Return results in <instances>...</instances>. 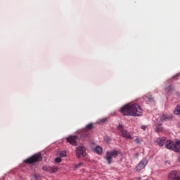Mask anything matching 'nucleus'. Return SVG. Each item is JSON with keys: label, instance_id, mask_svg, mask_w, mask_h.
I'll return each mask as SVG.
<instances>
[{"label": "nucleus", "instance_id": "nucleus-1", "mask_svg": "<svg viewBox=\"0 0 180 180\" xmlns=\"http://www.w3.org/2000/svg\"><path fill=\"white\" fill-rule=\"evenodd\" d=\"M120 112L123 116H141L143 109L139 104H126L120 108Z\"/></svg>", "mask_w": 180, "mask_h": 180}, {"label": "nucleus", "instance_id": "nucleus-2", "mask_svg": "<svg viewBox=\"0 0 180 180\" xmlns=\"http://www.w3.org/2000/svg\"><path fill=\"white\" fill-rule=\"evenodd\" d=\"M171 119H172V115L165 114L160 115V117L156 119V123L158 125L156 126L155 131L158 133L162 131V130H164V128L162 127V123H164V122H167V120H171Z\"/></svg>", "mask_w": 180, "mask_h": 180}, {"label": "nucleus", "instance_id": "nucleus-3", "mask_svg": "<svg viewBox=\"0 0 180 180\" xmlns=\"http://www.w3.org/2000/svg\"><path fill=\"white\" fill-rule=\"evenodd\" d=\"M117 155H119V151L116 150L107 151L105 153V160L107 161L108 165H110L112 164V158H116Z\"/></svg>", "mask_w": 180, "mask_h": 180}, {"label": "nucleus", "instance_id": "nucleus-4", "mask_svg": "<svg viewBox=\"0 0 180 180\" xmlns=\"http://www.w3.org/2000/svg\"><path fill=\"white\" fill-rule=\"evenodd\" d=\"M39 161H41V154L40 153L31 156L28 159L24 160V162L26 164H34V162H39Z\"/></svg>", "mask_w": 180, "mask_h": 180}, {"label": "nucleus", "instance_id": "nucleus-5", "mask_svg": "<svg viewBox=\"0 0 180 180\" xmlns=\"http://www.w3.org/2000/svg\"><path fill=\"white\" fill-rule=\"evenodd\" d=\"M117 129L118 130H121L120 134V136H122V137H124V139H128L129 140H131V139H133L131 137V135H130V133H129L127 130L123 129V125L120 124Z\"/></svg>", "mask_w": 180, "mask_h": 180}, {"label": "nucleus", "instance_id": "nucleus-6", "mask_svg": "<svg viewBox=\"0 0 180 180\" xmlns=\"http://www.w3.org/2000/svg\"><path fill=\"white\" fill-rule=\"evenodd\" d=\"M94 125H92V123L88 124L86 126V129H84L82 131V134L80 135V137L82 139H86V137H88V136H89V131L91 130V129H92Z\"/></svg>", "mask_w": 180, "mask_h": 180}, {"label": "nucleus", "instance_id": "nucleus-7", "mask_svg": "<svg viewBox=\"0 0 180 180\" xmlns=\"http://www.w3.org/2000/svg\"><path fill=\"white\" fill-rule=\"evenodd\" d=\"M168 179L180 180V172L176 170L172 171L168 175Z\"/></svg>", "mask_w": 180, "mask_h": 180}, {"label": "nucleus", "instance_id": "nucleus-8", "mask_svg": "<svg viewBox=\"0 0 180 180\" xmlns=\"http://www.w3.org/2000/svg\"><path fill=\"white\" fill-rule=\"evenodd\" d=\"M77 156L79 158L81 157H85L86 155V151L85 147L79 146L76 149Z\"/></svg>", "mask_w": 180, "mask_h": 180}, {"label": "nucleus", "instance_id": "nucleus-9", "mask_svg": "<svg viewBox=\"0 0 180 180\" xmlns=\"http://www.w3.org/2000/svg\"><path fill=\"white\" fill-rule=\"evenodd\" d=\"M147 159H143L139 164L136 166V167L135 168V170L137 172H140V171H141V169L146 168V165H147Z\"/></svg>", "mask_w": 180, "mask_h": 180}, {"label": "nucleus", "instance_id": "nucleus-10", "mask_svg": "<svg viewBox=\"0 0 180 180\" xmlns=\"http://www.w3.org/2000/svg\"><path fill=\"white\" fill-rule=\"evenodd\" d=\"M169 82H171V80H168L165 82V84H169V85H166L165 87V92L167 95H171L172 92H174V86H172Z\"/></svg>", "mask_w": 180, "mask_h": 180}, {"label": "nucleus", "instance_id": "nucleus-11", "mask_svg": "<svg viewBox=\"0 0 180 180\" xmlns=\"http://www.w3.org/2000/svg\"><path fill=\"white\" fill-rule=\"evenodd\" d=\"M77 139H78V136L75 135V136H70L66 139V141L68 143H70V144H72V146H77Z\"/></svg>", "mask_w": 180, "mask_h": 180}, {"label": "nucleus", "instance_id": "nucleus-12", "mask_svg": "<svg viewBox=\"0 0 180 180\" xmlns=\"http://www.w3.org/2000/svg\"><path fill=\"white\" fill-rule=\"evenodd\" d=\"M44 171H47L48 172H50L51 174H56L57 172V170L58 168L57 166H53V167H46L44 166L43 167Z\"/></svg>", "mask_w": 180, "mask_h": 180}, {"label": "nucleus", "instance_id": "nucleus-13", "mask_svg": "<svg viewBox=\"0 0 180 180\" xmlns=\"http://www.w3.org/2000/svg\"><path fill=\"white\" fill-rule=\"evenodd\" d=\"M165 146L168 150H172V151H174V147L175 146V142H174L171 140L166 141Z\"/></svg>", "mask_w": 180, "mask_h": 180}, {"label": "nucleus", "instance_id": "nucleus-14", "mask_svg": "<svg viewBox=\"0 0 180 180\" xmlns=\"http://www.w3.org/2000/svg\"><path fill=\"white\" fill-rule=\"evenodd\" d=\"M167 142L166 137L158 138L157 139V143L160 147H164V144Z\"/></svg>", "mask_w": 180, "mask_h": 180}, {"label": "nucleus", "instance_id": "nucleus-15", "mask_svg": "<svg viewBox=\"0 0 180 180\" xmlns=\"http://www.w3.org/2000/svg\"><path fill=\"white\" fill-rule=\"evenodd\" d=\"M173 151L175 153H179L180 152V141H177L174 142V146L173 148Z\"/></svg>", "mask_w": 180, "mask_h": 180}, {"label": "nucleus", "instance_id": "nucleus-16", "mask_svg": "<svg viewBox=\"0 0 180 180\" xmlns=\"http://www.w3.org/2000/svg\"><path fill=\"white\" fill-rule=\"evenodd\" d=\"M94 151L95 153H96V154L101 155L103 153V150H102V147L97 146H96V148H94Z\"/></svg>", "mask_w": 180, "mask_h": 180}, {"label": "nucleus", "instance_id": "nucleus-17", "mask_svg": "<svg viewBox=\"0 0 180 180\" xmlns=\"http://www.w3.org/2000/svg\"><path fill=\"white\" fill-rule=\"evenodd\" d=\"M174 115H179L180 116V105H177L176 109L174 110Z\"/></svg>", "mask_w": 180, "mask_h": 180}, {"label": "nucleus", "instance_id": "nucleus-18", "mask_svg": "<svg viewBox=\"0 0 180 180\" xmlns=\"http://www.w3.org/2000/svg\"><path fill=\"white\" fill-rule=\"evenodd\" d=\"M82 165H84V163H82V162L75 165L74 168H73L74 171H77V169H78V168H81V167H82Z\"/></svg>", "mask_w": 180, "mask_h": 180}, {"label": "nucleus", "instance_id": "nucleus-19", "mask_svg": "<svg viewBox=\"0 0 180 180\" xmlns=\"http://www.w3.org/2000/svg\"><path fill=\"white\" fill-rule=\"evenodd\" d=\"M60 157H67V152L65 150H62L60 152Z\"/></svg>", "mask_w": 180, "mask_h": 180}, {"label": "nucleus", "instance_id": "nucleus-20", "mask_svg": "<svg viewBox=\"0 0 180 180\" xmlns=\"http://www.w3.org/2000/svg\"><path fill=\"white\" fill-rule=\"evenodd\" d=\"M55 162H57L58 164L61 162V158H55Z\"/></svg>", "mask_w": 180, "mask_h": 180}, {"label": "nucleus", "instance_id": "nucleus-21", "mask_svg": "<svg viewBox=\"0 0 180 180\" xmlns=\"http://www.w3.org/2000/svg\"><path fill=\"white\" fill-rule=\"evenodd\" d=\"M106 120H108L107 118H103L102 120H101L98 123H105V122H106Z\"/></svg>", "mask_w": 180, "mask_h": 180}, {"label": "nucleus", "instance_id": "nucleus-22", "mask_svg": "<svg viewBox=\"0 0 180 180\" xmlns=\"http://www.w3.org/2000/svg\"><path fill=\"white\" fill-rule=\"evenodd\" d=\"M141 129L142 130H143L144 131H146V129H147V126H146V125H142V126H141Z\"/></svg>", "mask_w": 180, "mask_h": 180}, {"label": "nucleus", "instance_id": "nucleus-23", "mask_svg": "<svg viewBox=\"0 0 180 180\" xmlns=\"http://www.w3.org/2000/svg\"><path fill=\"white\" fill-rule=\"evenodd\" d=\"M134 141L136 144H140L141 143V141L139 139H136Z\"/></svg>", "mask_w": 180, "mask_h": 180}, {"label": "nucleus", "instance_id": "nucleus-24", "mask_svg": "<svg viewBox=\"0 0 180 180\" xmlns=\"http://www.w3.org/2000/svg\"><path fill=\"white\" fill-rule=\"evenodd\" d=\"M40 176L39 175V174H34V179H39V177Z\"/></svg>", "mask_w": 180, "mask_h": 180}, {"label": "nucleus", "instance_id": "nucleus-25", "mask_svg": "<svg viewBox=\"0 0 180 180\" xmlns=\"http://www.w3.org/2000/svg\"><path fill=\"white\" fill-rule=\"evenodd\" d=\"M176 77H179V75H176L173 77V79H176Z\"/></svg>", "mask_w": 180, "mask_h": 180}, {"label": "nucleus", "instance_id": "nucleus-26", "mask_svg": "<svg viewBox=\"0 0 180 180\" xmlns=\"http://www.w3.org/2000/svg\"><path fill=\"white\" fill-rule=\"evenodd\" d=\"M139 153H136L135 154L136 158H139Z\"/></svg>", "mask_w": 180, "mask_h": 180}, {"label": "nucleus", "instance_id": "nucleus-27", "mask_svg": "<svg viewBox=\"0 0 180 180\" xmlns=\"http://www.w3.org/2000/svg\"><path fill=\"white\" fill-rule=\"evenodd\" d=\"M169 161H168V160H167L166 162H165V164H169Z\"/></svg>", "mask_w": 180, "mask_h": 180}, {"label": "nucleus", "instance_id": "nucleus-28", "mask_svg": "<svg viewBox=\"0 0 180 180\" xmlns=\"http://www.w3.org/2000/svg\"><path fill=\"white\" fill-rule=\"evenodd\" d=\"M177 160L179 161V162H180V157L179 156Z\"/></svg>", "mask_w": 180, "mask_h": 180}, {"label": "nucleus", "instance_id": "nucleus-29", "mask_svg": "<svg viewBox=\"0 0 180 180\" xmlns=\"http://www.w3.org/2000/svg\"><path fill=\"white\" fill-rule=\"evenodd\" d=\"M148 99H149V101H153L152 98H149Z\"/></svg>", "mask_w": 180, "mask_h": 180}, {"label": "nucleus", "instance_id": "nucleus-30", "mask_svg": "<svg viewBox=\"0 0 180 180\" xmlns=\"http://www.w3.org/2000/svg\"><path fill=\"white\" fill-rule=\"evenodd\" d=\"M178 96H180V94H178Z\"/></svg>", "mask_w": 180, "mask_h": 180}]
</instances>
